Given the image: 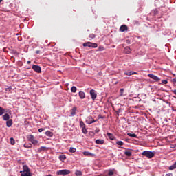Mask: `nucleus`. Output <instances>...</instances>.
Wrapping results in <instances>:
<instances>
[{
  "label": "nucleus",
  "mask_w": 176,
  "mask_h": 176,
  "mask_svg": "<svg viewBox=\"0 0 176 176\" xmlns=\"http://www.w3.org/2000/svg\"><path fill=\"white\" fill-rule=\"evenodd\" d=\"M142 156H145L148 159H152V157H155V152L149 151H144L142 153Z\"/></svg>",
  "instance_id": "f257e3e1"
},
{
  "label": "nucleus",
  "mask_w": 176,
  "mask_h": 176,
  "mask_svg": "<svg viewBox=\"0 0 176 176\" xmlns=\"http://www.w3.org/2000/svg\"><path fill=\"white\" fill-rule=\"evenodd\" d=\"M28 140L32 142L33 145H37L39 146V142L35 139V137L33 135H28Z\"/></svg>",
  "instance_id": "f03ea898"
},
{
  "label": "nucleus",
  "mask_w": 176,
  "mask_h": 176,
  "mask_svg": "<svg viewBox=\"0 0 176 176\" xmlns=\"http://www.w3.org/2000/svg\"><path fill=\"white\" fill-rule=\"evenodd\" d=\"M83 46L84 47H92L93 49H96V47H98V44L88 41V42L84 43Z\"/></svg>",
  "instance_id": "7ed1b4c3"
},
{
  "label": "nucleus",
  "mask_w": 176,
  "mask_h": 176,
  "mask_svg": "<svg viewBox=\"0 0 176 176\" xmlns=\"http://www.w3.org/2000/svg\"><path fill=\"white\" fill-rule=\"evenodd\" d=\"M68 174H71V170L68 169H63L56 172L57 175H68Z\"/></svg>",
  "instance_id": "20e7f679"
},
{
  "label": "nucleus",
  "mask_w": 176,
  "mask_h": 176,
  "mask_svg": "<svg viewBox=\"0 0 176 176\" xmlns=\"http://www.w3.org/2000/svg\"><path fill=\"white\" fill-rule=\"evenodd\" d=\"M89 94L93 101H96V99L97 98V93H96V90L91 89L89 91Z\"/></svg>",
  "instance_id": "39448f33"
},
{
  "label": "nucleus",
  "mask_w": 176,
  "mask_h": 176,
  "mask_svg": "<svg viewBox=\"0 0 176 176\" xmlns=\"http://www.w3.org/2000/svg\"><path fill=\"white\" fill-rule=\"evenodd\" d=\"M96 122H97V120L93 119L91 116H88L86 119V123H87V124H92V123H96Z\"/></svg>",
  "instance_id": "423d86ee"
},
{
  "label": "nucleus",
  "mask_w": 176,
  "mask_h": 176,
  "mask_svg": "<svg viewBox=\"0 0 176 176\" xmlns=\"http://www.w3.org/2000/svg\"><path fill=\"white\" fill-rule=\"evenodd\" d=\"M32 69H34L36 72H38V74H41V72H42V69L39 65H33Z\"/></svg>",
  "instance_id": "0eeeda50"
},
{
  "label": "nucleus",
  "mask_w": 176,
  "mask_h": 176,
  "mask_svg": "<svg viewBox=\"0 0 176 176\" xmlns=\"http://www.w3.org/2000/svg\"><path fill=\"white\" fill-rule=\"evenodd\" d=\"M148 78H151L153 80H155V82H160V78L157 77V76H155L154 74H148Z\"/></svg>",
  "instance_id": "6e6552de"
},
{
  "label": "nucleus",
  "mask_w": 176,
  "mask_h": 176,
  "mask_svg": "<svg viewBox=\"0 0 176 176\" xmlns=\"http://www.w3.org/2000/svg\"><path fill=\"white\" fill-rule=\"evenodd\" d=\"M23 172H25L26 173L25 174H31V170H30V168L28 165H23Z\"/></svg>",
  "instance_id": "1a4fd4ad"
},
{
  "label": "nucleus",
  "mask_w": 176,
  "mask_h": 176,
  "mask_svg": "<svg viewBox=\"0 0 176 176\" xmlns=\"http://www.w3.org/2000/svg\"><path fill=\"white\" fill-rule=\"evenodd\" d=\"M78 96L81 100L86 98V94L82 91H79Z\"/></svg>",
  "instance_id": "9d476101"
},
{
  "label": "nucleus",
  "mask_w": 176,
  "mask_h": 176,
  "mask_svg": "<svg viewBox=\"0 0 176 176\" xmlns=\"http://www.w3.org/2000/svg\"><path fill=\"white\" fill-rule=\"evenodd\" d=\"M76 111H78V108L76 107H74L72 109V111L70 113V115H72V116H75V115H76Z\"/></svg>",
  "instance_id": "9b49d317"
},
{
  "label": "nucleus",
  "mask_w": 176,
  "mask_h": 176,
  "mask_svg": "<svg viewBox=\"0 0 176 176\" xmlns=\"http://www.w3.org/2000/svg\"><path fill=\"white\" fill-rule=\"evenodd\" d=\"M45 151H47V148L45 146H41L37 149L38 153H41V152H45Z\"/></svg>",
  "instance_id": "f8f14e48"
},
{
  "label": "nucleus",
  "mask_w": 176,
  "mask_h": 176,
  "mask_svg": "<svg viewBox=\"0 0 176 176\" xmlns=\"http://www.w3.org/2000/svg\"><path fill=\"white\" fill-rule=\"evenodd\" d=\"M127 30H128V28L126 25H122L120 28V31L121 32H124V31H127Z\"/></svg>",
  "instance_id": "ddd939ff"
},
{
  "label": "nucleus",
  "mask_w": 176,
  "mask_h": 176,
  "mask_svg": "<svg viewBox=\"0 0 176 176\" xmlns=\"http://www.w3.org/2000/svg\"><path fill=\"white\" fill-rule=\"evenodd\" d=\"M3 119L6 122H8V120H10V116L9 114L6 113L5 115L3 116Z\"/></svg>",
  "instance_id": "4468645a"
},
{
  "label": "nucleus",
  "mask_w": 176,
  "mask_h": 176,
  "mask_svg": "<svg viewBox=\"0 0 176 176\" xmlns=\"http://www.w3.org/2000/svg\"><path fill=\"white\" fill-rule=\"evenodd\" d=\"M13 124V120L10 119V120H8L7 122H6V126L7 127H12Z\"/></svg>",
  "instance_id": "2eb2a0df"
},
{
  "label": "nucleus",
  "mask_w": 176,
  "mask_h": 176,
  "mask_svg": "<svg viewBox=\"0 0 176 176\" xmlns=\"http://www.w3.org/2000/svg\"><path fill=\"white\" fill-rule=\"evenodd\" d=\"M84 156H88V157H93L94 156V153H91L89 151H84L83 153Z\"/></svg>",
  "instance_id": "dca6fc26"
},
{
  "label": "nucleus",
  "mask_w": 176,
  "mask_h": 176,
  "mask_svg": "<svg viewBox=\"0 0 176 176\" xmlns=\"http://www.w3.org/2000/svg\"><path fill=\"white\" fill-rule=\"evenodd\" d=\"M124 53L126 54H130L131 53V48L130 47H126L124 50Z\"/></svg>",
  "instance_id": "f3484780"
},
{
  "label": "nucleus",
  "mask_w": 176,
  "mask_h": 176,
  "mask_svg": "<svg viewBox=\"0 0 176 176\" xmlns=\"http://www.w3.org/2000/svg\"><path fill=\"white\" fill-rule=\"evenodd\" d=\"M107 135L109 137V140L111 141H113L115 140V135L111 133H107Z\"/></svg>",
  "instance_id": "a211bd4d"
},
{
  "label": "nucleus",
  "mask_w": 176,
  "mask_h": 176,
  "mask_svg": "<svg viewBox=\"0 0 176 176\" xmlns=\"http://www.w3.org/2000/svg\"><path fill=\"white\" fill-rule=\"evenodd\" d=\"M104 142H105V140H104L98 139V140H96V144H98L99 145L104 144Z\"/></svg>",
  "instance_id": "6ab92c4d"
},
{
  "label": "nucleus",
  "mask_w": 176,
  "mask_h": 176,
  "mask_svg": "<svg viewBox=\"0 0 176 176\" xmlns=\"http://www.w3.org/2000/svg\"><path fill=\"white\" fill-rule=\"evenodd\" d=\"M58 159L60 160V162H64V160L67 159V156H65V155H59Z\"/></svg>",
  "instance_id": "aec40b11"
},
{
  "label": "nucleus",
  "mask_w": 176,
  "mask_h": 176,
  "mask_svg": "<svg viewBox=\"0 0 176 176\" xmlns=\"http://www.w3.org/2000/svg\"><path fill=\"white\" fill-rule=\"evenodd\" d=\"M45 135H47V137H53L54 133H53V132H52L50 131H47L45 132Z\"/></svg>",
  "instance_id": "412c9836"
},
{
  "label": "nucleus",
  "mask_w": 176,
  "mask_h": 176,
  "mask_svg": "<svg viewBox=\"0 0 176 176\" xmlns=\"http://www.w3.org/2000/svg\"><path fill=\"white\" fill-rule=\"evenodd\" d=\"M6 112V109L0 107V116H2L3 113Z\"/></svg>",
  "instance_id": "4be33fe9"
},
{
  "label": "nucleus",
  "mask_w": 176,
  "mask_h": 176,
  "mask_svg": "<svg viewBox=\"0 0 176 176\" xmlns=\"http://www.w3.org/2000/svg\"><path fill=\"white\" fill-rule=\"evenodd\" d=\"M24 148H26L27 149H30V148H32V144H25L23 145Z\"/></svg>",
  "instance_id": "5701e85b"
},
{
  "label": "nucleus",
  "mask_w": 176,
  "mask_h": 176,
  "mask_svg": "<svg viewBox=\"0 0 176 176\" xmlns=\"http://www.w3.org/2000/svg\"><path fill=\"white\" fill-rule=\"evenodd\" d=\"M175 168H176V162L169 167V170H170V171H173V170H175Z\"/></svg>",
  "instance_id": "b1692460"
},
{
  "label": "nucleus",
  "mask_w": 176,
  "mask_h": 176,
  "mask_svg": "<svg viewBox=\"0 0 176 176\" xmlns=\"http://www.w3.org/2000/svg\"><path fill=\"white\" fill-rule=\"evenodd\" d=\"M80 127L81 129L86 127V124H85V122H83L82 120L80 121Z\"/></svg>",
  "instance_id": "393cba45"
},
{
  "label": "nucleus",
  "mask_w": 176,
  "mask_h": 176,
  "mask_svg": "<svg viewBox=\"0 0 176 176\" xmlns=\"http://www.w3.org/2000/svg\"><path fill=\"white\" fill-rule=\"evenodd\" d=\"M127 135H129V137H132L133 138H137V135H135V133H128Z\"/></svg>",
  "instance_id": "a878e982"
},
{
  "label": "nucleus",
  "mask_w": 176,
  "mask_h": 176,
  "mask_svg": "<svg viewBox=\"0 0 176 176\" xmlns=\"http://www.w3.org/2000/svg\"><path fill=\"white\" fill-rule=\"evenodd\" d=\"M76 90H78L76 87H75V86L72 87V88H71L72 93H76Z\"/></svg>",
  "instance_id": "bb28decb"
},
{
  "label": "nucleus",
  "mask_w": 176,
  "mask_h": 176,
  "mask_svg": "<svg viewBox=\"0 0 176 176\" xmlns=\"http://www.w3.org/2000/svg\"><path fill=\"white\" fill-rule=\"evenodd\" d=\"M105 50V48L103 46H99L98 48V52H104Z\"/></svg>",
  "instance_id": "cd10ccee"
},
{
  "label": "nucleus",
  "mask_w": 176,
  "mask_h": 176,
  "mask_svg": "<svg viewBox=\"0 0 176 176\" xmlns=\"http://www.w3.org/2000/svg\"><path fill=\"white\" fill-rule=\"evenodd\" d=\"M69 151V152H71V153H75V152H76V148H75L74 147H70Z\"/></svg>",
  "instance_id": "c85d7f7f"
},
{
  "label": "nucleus",
  "mask_w": 176,
  "mask_h": 176,
  "mask_svg": "<svg viewBox=\"0 0 176 176\" xmlns=\"http://www.w3.org/2000/svg\"><path fill=\"white\" fill-rule=\"evenodd\" d=\"M124 155H125V156H127L128 157H130V156H131L132 153H131V151H125Z\"/></svg>",
  "instance_id": "c756f323"
},
{
  "label": "nucleus",
  "mask_w": 176,
  "mask_h": 176,
  "mask_svg": "<svg viewBox=\"0 0 176 176\" xmlns=\"http://www.w3.org/2000/svg\"><path fill=\"white\" fill-rule=\"evenodd\" d=\"M116 144L122 146L124 145V143L122 140H119V141L116 142Z\"/></svg>",
  "instance_id": "7c9ffc66"
},
{
  "label": "nucleus",
  "mask_w": 176,
  "mask_h": 176,
  "mask_svg": "<svg viewBox=\"0 0 176 176\" xmlns=\"http://www.w3.org/2000/svg\"><path fill=\"white\" fill-rule=\"evenodd\" d=\"M75 175H76V176H82V171H80V170H76V171L75 172Z\"/></svg>",
  "instance_id": "2f4dec72"
},
{
  "label": "nucleus",
  "mask_w": 176,
  "mask_h": 176,
  "mask_svg": "<svg viewBox=\"0 0 176 176\" xmlns=\"http://www.w3.org/2000/svg\"><path fill=\"white\" fill-rule=\"evenodd\" d=\"M124 89H123V88H121L120 89V96H124Z\"/></svg>",
  "instance_id": "473e14b6"
},
{
  "label": "nucleus",
  "mask_w": 176,
  "mask_h": 176,
  "mask_svg": "<svg viewBox=\"0 0 176 176\" xmlns=\"http://www.w3.org/2000/svg\"><path fill=\"white\" fill-rule=\"evenodd\" d=\"M82 133H83V134H87V129H86V127L82 128Z\"/></svg>",
  "instance_id": "72a5a7b5"
},
{
  "label": "nucleus",
  "mask_w": 176,
  "mask_h": 176,
  "mask_svg": "<svg viewBox=\"0 0 176 176\" xmlns=\"http://www.w3.org/2000/svg\"><path fill=\"white\" fill-rule=\"evenodd\" d=\"M10 144L11 145H14V144H16V142L13 138H10Z\"/></svg>",
  "instance_id": "f704fd0d"
},
{
  "label": "nucleus",
  "mask_w": 176,
  "mask_h": 176,
  "mask_svg": "<svg viewBox=\"0 0 176 176\" xmlns=\"http://www.w3.org/2000/svg\"><path fill=\"white\" fill-rule=\"evenodd\" d=\"M21 176H32V173H21Z\"/></svg>",
  "instance_id": "c9c22d12"
},
{
  "label": "nucleus",
  "mask_w": 176,
  "mask_h": 176,
  "mask_svg": "<svg viewBox=\"0 0 176 176\" xmlns=\"http://www.w3.org/2000/svg\"><path fill=\"white\" fill-rule=\"evenodd\" d=\"M125 75H127L128 76H130L133 75V71L128 72L126 73H124Z\"/></svg>",
  "instance_id": "e433bc0d"
},
{
  "label": "nucleus",
  "mask_w": 176,
  "mask_h": 176,
  "mask_svg": "<svg viewBox=\"0 0 176 176\" xmlns=\"http://www.w3.org/2000/svg\"><path fill=\"white\" fill-rule=\"evenodd\" d=\"M89 38H91V39H94V38H96V34H89Z\"/></svg>",
  "instance_id": "4c0bfd02"
},
{
  "label": "nucleus",
  "mask_w": 176,
  "mask_h": 176,
  "mask_svg": "<svg viewBox=\"0 0 176 176\" xmlns=\"http://www.w3.org/2000/svg\"><path fill=\"white\" fill-rule=\"evenodd\" d=\"M113 174H114L113 170H109V173H108L109 176H112L113 175Z\"/></svg>",
  "instance_id": "58836bf2"
},
{
  "label": "nucleus",
  "mask_w": 176,
  "mask_h": 176,
  "mask_svg": "<svg viewBox=\"0 0 176 176\" xmlns=\"http://www.w3.org/2000/svg\"><path fill=\"white\" fill-rule=\"evenodd\" d=\"M12 86L5 88L6 91H10L12 90Z\"/></svg>",
  "instance_id": "ea45409f"
},
{
  "label": "nucleus",
  "mask_w": 176,
  "mask_h": 176,
  "mask_svg": "<svg viewBox=\"0 0 176 176\" xmlns=\"http://www.w3.org/2000/svg\"><path fill=\"white\" fill-rule=\"evenodd\" d=\"M162 83H163L164 85H167V83H168V81H167V80H162Z\"/></svg>",
  "instance_id": "a19ab883"
},
{
  "label": "nucleus",
  "mask_w": 176,
  "mask_h": 176,
  "mask_svg": "<svg viewBox=\"0 0 176 176\" xmlns=\"http://www.w3.org/2000/svg\"><path fill=\"white\" fill-rule=\"evenodd\" d=\"M42 131H45V129L44 128H40L38 129V133H42Z\"/></svg>",
  "instance_id": "79ce46f5"
},
{
  "label": "nucleus",
  "mask_w": 176,
  "mask_h": 176,
  "mask_svg": "<svg viewBox=\"0 0 176 176\" xmlns=\"http://www.w3.org/2000/svg\"><path fill=\"white\" fill-rule=\"evenodd\" d=\"M133 24L138 25V24H140V22H138V21H134Z\"/></svg>",
  "instance_id": "37998d69"
},
{
  "label": "nucleus",
  "mask_w": 176,
  "mask_h": 176,
  "mask_svg": "<svg viewBox=\"0 0 176 176\" xmlns=\"http://www.w3.org/2000/svg\"><path fill=\"white\" fill-rule=\"evenodd\" d=\"M98 119H104V116L99 115L98 117Z\"/></svg>",
  "instance_id": "c03bdc74"
},
{
  "label": "nucleus",
  "mask_w": 176,
  "mask_h": 176,
  "mask_svg": "<svg viewBox=\"0 0 176 176\" xmlns=\"http://www.w3.org/2000/svg\"><path fill=\"white\" fill-rule=\"evenodd\" d=\"M165 176H173V173H167Z\"/></svg>",
  "instance_id": "a18cd8bd"
},
{
  "label": "nucleus",
  "mask_w": 176,
  "mask_h": 176,
  "mask_svg": "<svg viewBox=\"0 0 176 176\" xmlns=\"http://www.w3.org/2000/svg\"><path fill=\"white\" fill-rule=\"evenodd\" d=\"M137 74H138L137 72H133L132 71V75H137Z\"/></svg>",
  "instance_id": "49530a36"
},
{
  "label": "nucleus",
  "mask_w": 176,
  "mask_h": 176,
  "mask_svg": "<svg viewBox=\"0 0 176 176\" xmlns=\"http://www.w3.org/2000/svg\"><path fill=\"white\" fill-rule=\"evenodd\" d=\"M172 82L173 83H176V78H173Z\"/></svg>",
  "instance_id": "de8ad7c7"
},
{
  "label": "nucleus",
  "mask_w": 176,
  "mask_h": 176,
  "mask_svg": "<svg viewBox=\"0 0 176 176\" xmlns=\"http://www.w3.org/2000/svg\"><path fill=\"white\" fill-rule=\"evenodd\" d=\"M142 96H143V97H144L145 98H146V94H142Z\"/></svg>",
  "instance_id": "09e8293b"
},
{
  "label": "nucleus",
  "mask_w": 176,
  "mask_h": 176,
  "mask_svg": "<svg viewBox=\"0 0 176 176\" xmlns=\"http://www.w3.org/2000/svg\"><path fill=\"white\" fill-rule=\"evenodd\" d=\"M172 92L174 93V94H175V96H176V89L173 90Z\"/></svg>",
  "instance_id": "8fccbe9b"
},
{
  "label": "nucleus",
  "mask_w": 176,
  "mask_h": 176,
  "mask_svg": "<svg viewBox=\"0 0 176 176\" xmlns=\"http://www.w3.org/2000/svg\"><path fill=\"white\" fill-rule=\"evenodd\" d=\"M39 52H40L39 50L36 51V54H39Z\"/></svg>",
  "instance_id": "3c124183"
},
{
  "label": "nucleus",
  "mask_w": 176,
  "mask_h": 176,
  "mask_svg": "<svg viewBox=\"0 0 176 176\" xmlns=\"http://www.w3.org/2000/svg\"><path fill=\"white\" fill-rule=\"evenodd\" d=\"M126 43H130V40H126Z\"/></svg>",
  "instance_id": "603ef678"
},
{
  "label": "nucleus",
  "mask_w": 176,
  "mask_h": 176,
  "mask_svg": "<svg viewBox=\"0 0 176 176\" xmlns=\"http://www.w3.org/2000/svg\"><path fill=\"white\" fill-rule=\"evenodd\" d=\"M30 63H31V60H28V64H30Z\"/></svg>",
  "instance_id": "864d4df0"
},
{
  "label": "nucleus",
  "mask_w": 176,
  "mask_h": 176,
  "mask_svg": "<svg viewBox=\"0 0 176 176\" xmlns=\"http://www.w3.org/2000/svg\"><path fill=\"white\" fill-rule=\"evenodd\" d=\"M20 173H21V174H23V173H25V172H23V170H21Z\"/></svg>",
  "instance_id": "5fc2aeb1"
},
{
  "label": "nucleus",
  "mask_w": 176,
  "mask_h": 176,
  "mask_svg": "<svg viewBox=\"0 0 176 176\" xmlns=\"http://www.w3.org/2000/svg\"><path fill=\"white\" fill-rule=\"evenodd\" d=\"M47 176H52V175L49 174V175H47Z\"/></svg>",
  "instance_id": "6e6d98bb"
},
{
  "label": "nucleus",
  "mask_w": 176,
  "mask_h": 176,
  "mask_svg": "<svg viewBox=\"0 0 176 176\" xmlns=\"http://www.w3.org/2000/svg\"><path fill=\"white\" fill-rule=\"evenodd\" d=\"M2 1H3V0H0V3H1V2H2Z\"/></svg>",
  "instance_id": "4d7b16f0"
},
{
  "label": "nucleus",
  "mask_w": 176,
  "mask_h": 176,
  "mask_svg": "<svg viewBox=\"0 0 176 176\" xmlns=\"http://www.w3.org/2000/svg\"><path fill=\"white\" fill-rule=\"evenodd\" d=\"M96 133H98V131H96Z\"/></svg>",
  "instance_id": "13d9d810"
}]
</instances>
